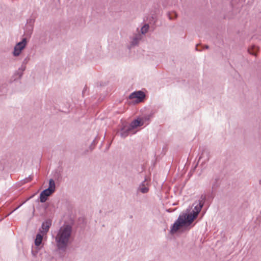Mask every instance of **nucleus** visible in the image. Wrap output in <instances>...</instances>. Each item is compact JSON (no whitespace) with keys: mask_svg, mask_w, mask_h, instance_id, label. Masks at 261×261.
Segmentation results:
<instances>
[{"mask_svg":"<svg viewBox=\"0 0 261 261\" xmlns=\"http://www.w3.org/2000/svg\"><path fill=\"white\" fill-rule=\"evenodd\" d=\"M25 67H21L20 68H19V70H21L22 72H23L25 70Z\"/></svg>","mask_w":261,"mask_h":261,"instance_id":"nucleus-19","label":"nucleus"},{"mask_svg":"<svg viewBox=\"0 0 261 261\" xmlns=\"http://www.w3.org/2000/svg\"><path fill=\"white\" fill-rule=\"evenodd\" d=\"M37 251L36 252H35L34 251L32 250V254L33 255V256L35 257L36 256V254H37Z\"/></svg>","mask_w":261,"mask_h":261,"instance_id":"nucleus-18","label":"nucleus"},{"mask_svg":"<svg viewBox=\"0 0 261 261\" xmlns=\"http://www.w3.org/2000/svg\"><path fill=\"white\" fill-rule=\"evenodd\" d=\"M145 97V93L141 91L134 92L130 94V95L129 96V99H132L137 98L138 102L142 101L144 99Z\"/></svg>","mask_w":261,"mask_h":261,"instance_id":"nucleus-4","label":"nucleus"},{"mask_svg":"<svg viewBox=\"0 0 261 261\" xmlns=\"http://www.w3.org/2000/svg\"><path fill=\"white\" fill-rule=\"evenodd\" d=\"M210 158V153L206 149H203L201 154H200L198 161L202 160V163H205L207 162Z\"/></svg>","mask_w":261,"mask_h":261,"instance_id":"nucleus-8","label":"nucleus"},{"mask_svg":"<svg viewBox=\"0 0 261 261\" xmlns=\"http://www.w3.org/2000/svg\"><path fill=\"white\" fill-rule=\"evenodd\" d=\"M135 132H133L128 126H123L120 133V135L121 138H125L130 134H135Z\"/></svg>","mask_w":261,"mask_h":261,"instance_id":"nucleus-7","label":"nucleus"},{"mask_svg":"<svg viewBox=\"0 0 261 261\" xmlns=\"http://www.w3.org/2000/svg\"><path fill=\"white\" fill-rule=\"evenodd\" d=\"M257 49H258L257 47L254 45V46H252L251 48H249L248 50V52L250 54H251L252 55L256 56V51H257Z\"/></svg>","mask_w":261,"mask_h":261,"instance_id":"nucleus-16","label":"nucleus"},{"mask_svg":"<svg viewBox=\"0 0 261 261\" xmlns=\"http://www.w3.org/2000/svg\"><path fill=\"white\" fill-rule=\"evenodd\" d=\"M175 17H176L177 15H176V14H175Z\"/></svg>","mask_w":261,"mask_h":261,"instance_id":"nucleus-24","label":"nucleus"},{"mask_svg":"<svg viewBox=\"0 0 261 261\" xmlns=\"http://www.w3.org/2000/svg\"><path fill=\"white\" fill-rule=\"evenodd\" d=\"M47 189H50L51 191L54 192L55 190V181L53 179H50L49 181V187Z\"/></svg>","mask_w":261,"mask_h":261,"instance_id":"nucleus-15","label":"nucleus"},{"mask_svg":"<svg viewBox=\"0 0 261 261\" xmlns=\"http://www.w3.org/2000/svg\"><path fill=\"white\" fill-rule=\"evenodd\" d=\"M149 26L148 24H145L141 29V35H145L148 31Z\"/></svg>","mask_w":261,"mask_h":261,"instance_id":"nucleus-14","label":"nucleus"},{"mask_svg":"<svg viewBox=\"0 0 261 261\" xmlns=\"http://www.w3.org/2000/svg\"><path fill=\"white\" fill-rule=\"evenodd\" d=\"M51 226V223L49 221H45L42 224L41 228L39 229L40 233L45 236Z\"/></svg>","mask_w":261,"mask_h":261,"instance_id":"nucleus-6","label":"nucleus"},{"mask_svg":"<svg viewBox=\"0 0 261 261\" xmlns=\"http://www.w3.org/2000/svg\"><path fill=\"white\" fill-rule=\"evenodd\" d=\"M196 49L197 50H199L197 47L196 48Z\"/></svg>","mask_w":261,"mask_h":261,"instance_id":"nucleus-23","label":"nucleus"},{"mask_svg":"<svg viewBox=\"0 0 261 261\" xmlns=\"http://www.w3.org/2000/svg\"><path fill=\"white\" fill-rule=\"evenodd\" d=\"M27 43L26 38H23L22 40L18 43L14 47L13 55L15 57L18 56L22 50L25 47Z\"/></svg>","mask_w":261,"mask_h":261,"instance_id":"nucleus-3","label":"nucleus"},{"mask_svg":"<svg viewBox=\"0 0 261 261\" xmlns=\"http://www.w3.org/2000/svg\"><path fill=\"white\" fill-rule=\"evenodd\" d=\"M28 58H25V59L24 60V61H23V63H27V62H28Z\"/></svg>","mask_w":261,"mask_h":261,"instance_id":"nucleus-20","label":"nucleus"},{"mask_svg":"<svg viewBox=\"0 0 261 261\" xmlns=\"http://www.w3.org/2000/svg\"><path fill=\"white\" fill-rule=\"evenodd\" d=\"M72 227L69 224H64L57 231L55 240L56 247L60 252H65L70 243Z\"/></svg>","mask_w":261,"mask_h":261,"instance_id":"nucleus-2","label":"nucleus"},{"mask_svg":"<svg viewBox=\"0 0 261 261\" xmlns=\"http://www.w3.org/2000/svg\"><path fill=\"white\" fill-rule=\"evenodd\" d=\"M169 18L170 19H172V18H171L170 16H169Z\"/></svg>","mask_w":261,"mask_h":261,"instance_id":"nucleus-22","label":"nucleus"},{"mask_svg":"<svg viewBox=\"0 0 261 261\" xmlns=\"http://www.w3.org/2000/svg\"><path fill=\"white\" fill-rule=\"evenodd\" d=\"M208 47H208V45H205V46H204V48H205V49H208Z\"/></svg>","mask_w":261,"mask_h":261,"instance_id":"nucleus-21","label":"nucleus"},{"mask_svg":"<svg viewBox=\"0 0 261 261\" xmlns=\"http://www.w3.org/2000/svg\"><path fill=\"white\" fill-rule=\"evenodd\" d=\"M53 191H51L50 189H46L42 191L40 194V201L42 203L45 202L47 197L53 193Z\"/></svg>","mask_w":261,"mask_h":261,"instance_id":"nucleus-5","label":"nucleus"},{"mask_svg":"<svg viewBox=\"0 0 261 261\" xmlns=\"http://www.w3.org/2000/svg\"><path fill=\"white\" fill-rule=\"evenodd\" d=\"M142 39V35L140 33L135 34L132 38L130 42L131 46H135L139 44L140 40Z\"/></svg>","mask_w":261,"mask_h":261,"instance_id":"nucleus-9","label":"nucleus"},{"mask_svg":"<svg viewBox=\"0 0 261 261\" xmlns=\"http://www.w3.org/2000/svg\"><path fill=\"white\" fill-rule=\"evenodd\" d=\"M152 114H150V115L145 116L144 117L141 118L140 119L143 120L144 123L146 121H148L150 119V118L152 117Z\"/></svg>","mask_w":261,"mask_h":261,"instance_id":"nucleus-17","label":"nucleus"},{"mask_svg":"<svg viewBox=\"0 0 261 261\" xmlns=\"http://www.w3.org/2000/svg\"><path fill=\"white\" fill-rule=\"evenodd\" d=\"M144 124V122L143 120H141L140 119H138L134 120L128 126L129 127L132 129L133 132H135L134 129L135 128H136L137 127L139 126H142Z\"/></svg>","mask_w":261,"mask_h":261,"instance_id":"nucleus-10","label":"nucleus"},{"mask_svg":"<svg viewBox=\"0 0 261 261\" xmlns=\"http://www.w3.org/2000/svg\"><path fill=\"white\" fill-rule=\"evenodd\" d=\"M205 197L201 195L198 202L193 203L194 209L189 214L180 215L171 228L170 232L174 233L180 228L190 225L193 220L196 219L202 207Z\"/></svg>","mask_w":261,"mask_h":261,"instance_id":"nucleus-1","label":"nucleus"},{"mask_svg":"<svg viewBox=\"0 0 261 261\" xmlns=\"http://www.w3.org/2000/svg\"><path fill=\"white\" fill-rule=\"evenodd\" d=\"M44 236V235L40 233L37 234L35 240V245L37 247H39L41 244Z\"/></svg>","mask_w":261,"mask_h":261,"instance_id":"nucleus-12","label":"nucleus"},{"mask_svg":"<svg viewBox=\"0 0 261 261\" xmlns=\"http://www.w3.org/2000/svg\"><path fill=\"white\" fill-rule=\"evenodd\" d=\"M149 191V188L146 182V180H144L141 184L139 186L137 189L138 192H141L143 194L147 193Z\"/></svg>","mask_w":261,"mask_h":261,"instance_id":"nucleus-11","label":"nucleus"},{"mask_svg":"<svg viewBox=\"0 0 261 261\" xmlns=\"http://www.w3.org/2000/svg\"><path fill=\"white\" fill-rule=\"evenodd\" d=\"M8 88L6 84L3 85L0 87V95L6 94Z\"/></svg>","mask_w":261,"mask_h":261,"instance_id":"nucleus-13","label":"nucleus"}]
</instances>
